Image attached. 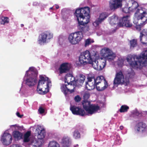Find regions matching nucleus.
<instances>
[{"label":"nucleus","instance_id":"obj_2","mask_svg":"<svg viewBox=\"0 0 147 147\" xmlns=\"http://www.w3.org/2000/svg\"><path fill=\"white\" fill-rule=\"evenodd\" d=\"M127 7H125L122 9L124 12L127 13L128 10L132 11L136 10L135 13V18L140 22V24H145L147 23V13L143 11L141 9L138 8L139 5L137 2L133 0H129L127 2Z\"/></svg>","mask_w":147,"mask_h":147},{"label":"nucleus","instance_id":"obj_21","mask_svg":"<svg viewBox=\"0 0 147 147\" xmlns=\"http://www.w3.org/2000/svg\"><path fill=\"white\" fill-rule=\"evenodd\" d=\"M68 63H65L62 64L59 68V70L60 74L66 73L68 71L69 69L68 67Z\"/></svg>","mask_w":147,"mask_h":147},{"label":"nucleus","instance_id":"obj_47","mask_svg":"<svg viewBox=\"0 0 147 147\" xmlns=\"http://www.w3.org/2000/svg\"><path fill=\"white\" fill-rule=\"evenodd\" d=\"M127 61L128 62H129L130 60V59L128 58H127Z\"/></svg>","mask_w":147,"mask_h":147},{"label":"nucleus","instance_id":"obj_35","mask_svg":"<svg viewBox=\"0 0 147 147\" xmlns=\"http://www.w3.org/2000/svg\"><path fill=\"white\" fill-rule=\"evenodd\" d=\"M130 42V48H133L136 46L137 45V40H136L133 39L131 40Z\"/></svg>","mask_w":147,"mask_h":147},{"label":"nucleus","instance_id":"obj_20","mask_svg":"<svg viewBox=\"0 0 147 147\" xmlns=\"http://www.w3.org/2000/svg\"><path fill=\"white\" fill-rule=\"evenodd\" d=\"M146 127L145 123L143 122H140L136 124L135 128L138 132H142L145 130Z\"/></svg>","mask_w":147,"mask_h":147},{"label":"nucleus","instance_id":"obj_27","mask_svg":"<svg viewBox=\"0 0 147 147\" xmlns=\"http://www.w3.org/2000/svg\"><path fill=\"white\" fill-rule=\"evenodd\" d=\"M13 136L15 138L20 139L22 138L23 134L18 131H15L13 132Z\"/></svg>","mask_w":147,"mask_h":147},{"label":"nucleus","instance_id":"obj_23","mask_svg":"<svg viewBox=\"0 0 147 147\" xmlns=\"http://www.w3.org/2000/svg\"><path fill=\"white\" fill-rule=\"evenodd\" d=\"M71 143L70 138L68 137H65L62 139V144L63 147L69 146Z\"/></svg>","mask_w":147,"mask_h":147},{"label":"nucleus","instance_id":"obj_37","mask_svg":"<svg viewBox=\"0 0 147 147\" xmlns=\"http://www.w3.org/2000/svg\"><path fill=\"white\" fill-rule=\"evenodd\" d=\"M135 75V73L134 71L132 70L128 73L127 76H129V78H132L134 77Z\"/></svg>","mask_w":147,"mask_h":147},{"label":"nucleus","instance_id":"obj_32","mask_svg":"<svg viewBox=\"0 0 147 147\" xmlns=\"http://www.w3.org/2000/svg\"><path fill=\"white\" fill-rule=\"evenodd\" d=\"M48 147H60V146L57 142L53 141L49 142Z\"/></svg>","mask_w":147,"mask_h":147},{"label":"nucleus","instance_id":"obj_7","mask_svg":"<svg viewBox=\"0 0 147 147\" xmlns=\"http://www.w3.org/2000/svg\"><path fill=\"white\" fill-rule=\"evenodd\" d=\"M37 86V90L39 93L41 94H45L49 92L48 83L51 82L48 81L49 78H45L44 76H40Z\"/></svg>","mask_w":147,"mask_h":147},{"label":"nucleus","instance_id":"obj_41","mask_svg":"<svg viewBox=\"0 0 147 147\" xmlns=\"http://www.w3.org/2000/svg\"><path fill=\"white\" fill-rule=\"evenodd\" d=\"M134 114L135 115L138 116L140 114V113L138 111L136 110L134 112Z\"/></svg>","mask_w":147,"mask_h":147},{"label":"nucleus","instance_id":"obj_15","mask_svg":"<svg viewBox=\"0 0 147 147\" xmlns=\"http://www.w3.org/2000/svg\"><path fill=\"white\" fill-rule=\"evenodd\" d=\"M12 137L11 135L8 133H4L2 136L1 141L4 145H9L11 142Z\"/></svg>","mask_w":147,"mask_h":147},{"label":"nucleus","instance_id":"obj_28","mask_svg":"<svg viewBox=\"0 0 147 147\" xmlns=\"http://www.w3.org/2000/svg\"><path fill=\"white\" fill-rule=\"evenodd\" d=\"M140 42L143 44H146L147 43V38L142 32L140 33Z\"/></svg>","mask_w":147,"mask_h":147},{"label":"nucleus","instance_id":"obj_22","mask_svg":"<svg viewBox=\"0 0 147 147\" xmlns=\"http://www.w3.org/2000/svg\"><path fill=\"white\" fill-rule=\"evenodd\" d=\"M94 82L96 85H97L98 88H99V87L98 86V84L100 83H107V82L104 77L102 76H98L95 80H94Z\"/></svg>","mask_w":147,"mask_h":147},{"label":"nucleus","instance_id":"obj_46","mask_svg":"<svg viewBox=\"0 0 147 147\" xmlns=\"http://www.w3.org/2000/svg\"><path fill=\"white\" fill-rule=\"evenodd\" d=\"M123 128H124V127H123V126L122 125H121L120 126V129L121 130H122L123 129Z\"/></svg>","mask_w":147,"mask_h":147},{"label":"nucleus","instance_id":"obj_8","mask_svg":"<svg viewBox=\"0 0 147 147\" xmlns=\"http://www.w3.org/2000/svg\"><path fill=\"white\" fill-rule=\"evenodd\" d=\"M83 34L80 32H75L70 34L68 36L69 42L71 44H78L83 38Z\"/></svg>","mask_w":147,"mask_h":147},{"label":"nucleus","instance_id":"obj_25","mask_svg":"<svg viewBox=\"0 0 147 147\" xmlns=\"http://www.w3.org/2000/svg\"><path fill=\"white\" fill-rule=\"evenodd\" d=\"M86 86L87 90H93L96 87V85L94 82H86Z\"/></svg>","mask_w":147,"mask_h":147},{"label":"nucleus","instance_id":"obj_50","mask_svg":"<svg viewBox=\"0 0 147 147\" xmlns=\"http://www.w3.org/2000/svg\"><path fill=\"white\" fill-rule=\"evenodd\" d=\"M50 9H52V7H51V8H50Z\"/></svg>","mask_w":147,"mask_h":147},{"label":"nucleus","instance_id":"obj_39","mask_svg":"<svg viewBox=\"0 0 147 147\" xmlns=\"http://www.w3.org/2000/svg\"><path fill=\"white\" fill-rule=\"evenodd\" d=\"M95 78L94 77H88V82H92L93 80V82H94V80H95Z\"/></svg>","mask_w":147,"mask_h":147},{"label":"nucleus","instance_id":"obj_13","mask_svg":"<svg viewBox=\"0 0 147 147\" xmlns=\"http://www.w3.org/2000/svg\"><path fill=\"white\" fill-rule=\"evenodd\" d=\"M70 109L74 115H79L82 116L86 115H88L87 112V113H85L84 110L79 107L75 106H71Z\"/></svg>","mask_w":147,"mask_h":147},{"label":"nucleus","instance_id":"obj_3","mask_svg":"<svg viewBox=\"0 0 147 147\" xmlns=\"http://www.w3.org/2000/svg\"><path fill=\"white\" fill-rule=\"evenodd\" d=\"M79 61L81 64L84 65L88 63L92 64L94 68L98 70H102L106 65V61L105 59H101L93 61L91 54L88 50L81 53L79 57Z\"/></svg>","mask_w":147,"mask_h":147},{"label":"nucleus","instance_id":"obj_31","mask_svg":"<svg viewBox=\"0 0 147 147\" xmlns=\"http://www.w3.org/2000/svg\"><path fill=\"white\" fill-rule=\"evenodd\" d=\"M1 20L0 22L1 24L5 25V24H8L9 23V20L7 17H2Z\"/></svg>","mask_w":147,"mask_h":147},{"label":"nucleus","instance_id":"obj_14","mask_svg":"<svg viewBox=\"0 0 147 147\" xmlns=\"http://www.w3.org/2000/svg\"><path fill=\"white\" fill-rule=\"evenodd\" d=\"M103 50L105 51L103 55L106 60H107L109 61H111L114 60L116 57L115 53L107 48H104Z\"/></svg>","mask_w":147,"mask_h":147},{"label":"nucleus","instance_id":"obj_6","mask_svg":"<svg viewBox=\"0 0 147 147\" xmlns=\"http://www.w3.org/2000/svg\"><path fill=\"white\" fill-rule=\"evenodd\" d=\"M38 74L37 70L34 67H30L29 69L26 72L25 75L29 76V78H27L26 83L29 86H34L36 82Z\"/></svg>","mask_w":147,"mask_h":147},{"label":"nucleus","instance_id":"obj_1","mask_svg":"<svg viewBox=\"0 0 147 147\" xmlns=\"http://www.w3.org/2000/svg\"><path fill=\"white\" fill-rule=\"evenodd\" d=\"M90 9L89 7H86L77 9L74 13L78 22L77 28L81 34L88 31L89 27L87 25L90 20Z\"/></svg>","mask_w":147,"mask_h":147},{"label":"nucleus","instance_id":"obj_48","mask_svg":"<svg viewBox=\"0 0 147 147\" xmlns=\"http://www.w3.org/2000/svg\"><path fill=\"white\" fill-rule=\"evenodd\" d=\"M123 64V62H121V64H120V65H122V64ZM119 65H120V64H118Z\"/></svg>","mask_w":147,"mask_h":147},{"label":"nucleus","instance_id":"obj_11","mask_svg":"<svg viewBox=\"0 0 147 147\" xmlns=\"http://www.w3.org/2000/svg\"><path fill=\"white\" fill-rule=\"evenodd\" d=\"M40 36V38L38 40L39 44L46 43L47 41L50 40L53 37V34L49 31H46L42 33Z\"/></svg>","mask_w":147,"mask_h":147},{"label":"nucleus","instance_id":"obj_30","mask_svg":"<svg viewBox=\"0 0 147 147\" xmlns=\"http://www.w3.org/2000/svg\"><path fill=\"white\" fill-rule=\"evenodd\" d=\"M67 84H63L62 85L61 88L62 92H63L64 94L66 96L67 94L68 90V88L67 87Z\"/></svg>","mask_w":147,"mask_h":147},{"label":"nucleus","instance_id":"obj_34","mask_svg":"<svg viewBox=\"0 0 147 147\" xmlns=\"http://www.w3.org/2000/svg\"><path fill=\"white\" fill-rule=\"evenodd\" d=\"M73 137L76 139H78L80 138V134L77 130L74 131L73 133Z\"/></svg>","mask_w":147,"mask_h":147},{"label":"nucleus","instance_id":"obj_52","mask_svg":"<svg viewBox=\"0 0 147 147\" xmlns=\"http://www.w3.org/2000/svg\"><path fill=\"white\" fill-rule=\"evenodd\" d=\"M146 32L147 33V32ZM146 36H147V34H146Z\"/></svg>","mask_w":147,"mask_h":147},{"label":"nucleus","instance_id":"obj_17","mask_svg":"<svg viewBox=\"0 0 147 147\" xmlns=\"http://www.w3.org/2000/svg\"><path fill=\"white\" fill-rule=\"evenodd\" d=\"M108 14L106 13H101L99 17L93 23V25L95 26H98L108 16Z\"/></svg>","mask_w":147,"mask_h":147},{"label":"nucleus","instance_id":"obj_44","mask_svg":"<svg viewBox=\"0 0 147 147\" xmlns=\"http://www.w3.org/2000/svg\"><path fill=\"white\" fill-rule=\"evenodd\" d=\"M10 147H22L20 146V145L18 144H16L13 145L12 146H10Z\"/></svg>","mask_w":147,"mask_h":147},{"label":"nucleus","instance_id":"obj_10","mask_svg":"<svg viewBox=\"0 0 147 147\" xmlns=\"http://www.w3.org/2000/svg\"><path fill=\"white\" fill-rule=\"evenodd\" d=\"M130 16L126 15L123 16L119 20L118 25L119 27L125 26L127 28H130L133 25L131 20L129 19Z\"/></svg>","mask_w":147,"mask_h":147},{"label":"nucleus","instance_id":"obj_45","mask_svg":"<svg viewBox=\"0 0 147 147\" xmlns=\"http://www.w3.org/2000/svg\"><path fill=\"white\" fill-rule=\"evenodd\" d=\"M55 8L56 9H58L59 8V6L58 5H55Z\"/></svg>","mask_w":147,"mask_h":147},{"label":"nucleus","instance_id":"obj_38","mask_svg":"<svg viewBox=\"0 0 147 147\" xmlns=\"http://www.w3.org/2000/svg\"><path fill=\"white\" fill-rule=\"evenodd\" d=\"M81 100V98L78 95H77L75 96L74 98V100L76 102H80Z\"/></svg>","mask_w":147,"mask_h":147},{"label":"nucleus","instance_id":"obj_24","mask_svg":"<svg viewBox=\"0 0 147 147\" xmlns=\"http://www.w3.org/2000/svg\"><path fill=\"white\" fill-rule=\"evenodd\" d=\"M118 20V18L115 15H113L109 18V23L112 26L116 25Z\"/></svg>","mask_w":147,"mask_h":147},{"label":"nucleus","instance_id":"obj_43","mask_svg":"<svg viewBox=\"0 0 147 147\" xmlns=\"http://www.w3.org/2000/svg\"><path fill=\"white\" fill-rule=\"evenodd\" d=\"M16 114L17 116L18 117H19L20 118H22L23 116V115H20V113L19 112H17L16 113Z\"/></svg>","mask_w":147,"mask_h":147},{"label":"nucleus","instance_id":"obj_5","mask_svg":"<svg viewBox=\"0 0 147 147\" xmlns=\"http://www.w3.org/2000/svg\"><path fill=\"white\" fill-rule=\"evenodd\" d=\"M90 96L89 92H85L83 96L84 100L82 102L83 108L88 115H92L100 109V106L98 105L91 104L90 101L87 100Z\"/></svg>","mask_w":147,"mask_h":147},{"label":"nucleus","instance_id":"obj_36","mask_svg":"<svg viewBox=\"0 0 147 147\" xmlns=\"http://www.w3.org/2000/svg\"><path fill=\"white\" fill-rule=\"evenodd\" d=\"M94 42L93 40H91L90 38H88L85 41V46H88L91 44V43H93Z\"/></svg>","mask_w":147,"mask_h":147},{"label":"nucleus","instance_id":"obj_40","mask_svg":"<svg viewBox=\"0 0 147 147\" xmlns=\"http://www.w3.org/2000/svg\"><path fill=\"white\" fill-rule=\"evenodd\" d=\"M38 111L40 114L43 113L45 112L44 109L41 107H40L39 108Z\"/></svg>","mask_w":147,"mask_h":147},{"label":"nucleus","instance_id":"obj_51","mask_svg":"<svg viewBox=\"0 0 147 147\" xmlns=\"http://www.w3.org/2000/svg\"><path fill=\"white\" fill-rule=\"evenodd\" d=\"M15 125H13V126H15Z\"/></svg>","mask_w":147,"mask_h":147},{"label":"nucleus","instance_id":"obj_9","mask_svg":"<svg viewBox=\"0 0 147 147\" xmlns=\"http://www.w3.org/2000/svg\"><path fill=\"white\" fill-rule=\"evenodd\" d=\"M124 76L122 72L120 71L116 73L115 77L113 81V84L114 85H119L121 82L124 83H125L127 85L129 83V80L128 78L127 79L125 78L124 80Z\"/></svg>","mask_w":147,"mask_h":147},{"label":"nucleus","instance_id":"obj_26","mask_svg":"<svg viewBox=\"0 0 147 147\" xmlns=\"http://www.w3.org/2000/svg\"><path fill=\"white\" fill-rule=\"evenodd\" d=\"M98 86H99V88H98L97 87V85H96V88L97 90L100 91H102L107 88L108 86V83H100L98 84Z\"/></svg>","mask_w":147,"mask_h":147},{"label":"nucleus","instance_id":"obj_29","mask_svg":"<svg viewBox=\"0 0 147 147\" xmlns=\"http://www.w3.org/2000/svg\"><path fill=\"white\" fill-rule=\"evenodd\" d=\"M31 132L30 131H27L25 134L24 136V142H27L29 141V137L31 135Z\"/></svg>","mask_w":147,"mask_h":147},{"label":"nucleus","instance_id":"obj_42","mask_svg":"<svg viewBox=\"0 0 147 147\" xmlns=\"http://www.w3.org/2000/svg\"><path fill=\"white\" fill-rule=\"evenodd\" d=\"M75 86H73L74 88L70 90L69 89H67L68 92H70L71 93H72L73 92H74V89L75 87Z\"/></svg>","mask_w":147,"mask_h":147},{"label":"nucleus","instance_id":"obj_49","mask_svg":"<svg viewBox=\"0 0 147 147\" xmlns=\"http://www.w3.org/2000/svg\"><path fill=\"white\" fill-rule=\"evenodd\" d=\"M21 26H24V25L23 24H22Z\"/></svg>","mask_w":147,"mask_h":147},{"label":"nucleus","instance_id":"obj_12","mask_svg":"<svg viewBox=\"0 0 147 147\" xmlns=\"http://www.w3.org/2000/svg\"><path fill=\"white\" fill-rule=\"evenodd\" d=\"M123 0H110L109 7L111 10L114 11L122 6Z\"/></svg>","mask_w":147,"mask_h":147},{"label":"nucleus","instance_id":"obj_33","mask_svg":"<svg viewBox=\"0 0 147 147\" xmlns=\"http://www.w3.org/2000/svg\"><path fill=\"white\" fill-rule=\"evenodd\" d=\"M129 109V107L126 105H122L119 109V111L121 113L127 112Z\"/></svg>","mask_w":147,"mask_h":147},{"label":"nucleus","instance_id":"obj_19","mask_svg":"<svg viewBox=\"0 0 147 147\" xmlns=\"http://www.w3.org/2000/svg\"><path fill=\"white\" fill-rule=\"evenodd\" d=\"M38 134V138L40 139H43L45 135V130L44 129L42 128L40 126H38L36 129Z\"/></svg>","mask_w":147,"mask_h":147},{"label":"nucleus","instance_id":"obj_16","mask_svg":"<svg viewBox=\"0 0 147 147\" xmlns=\"http://www.w3.org/2000/svg\"><path fill=\"white\" fill-rule=\"evenodd\" d=\"M85 78V76L82 74H80L77 75L75 78V86H81L84 82Z\"/></svg>","mask_w":147,"mask_h":147},{"label":"nucleus","instance_id":"obj_18","mask_svg":"<svg viewBox=\"0 0 147 147\" xmlns=\"http://www.w3.org/2000/svg\"><path fill=\"white\" fill-rule=\"evenodd\" d=\"M65 82H67V85H70L75 86V78L71 74H67L65 77Z\"/></svg>","mask_w":147,"mask_h":147},{"label":"nucleus","instance_id":"obj_4","mask_svg":"<svg viewBox=\"0 0 147 147\" xmlns=\"http://www.w3.org/2000/svg\"><path fill=\"white\" fill-rule=\"evenodd\" d=\"M130 65L134 68L141 69L145 64H147V51L142 52L139 56L132 55Z\"/></svg>","mask_w":147,"mask_h":147}]
</instances>
